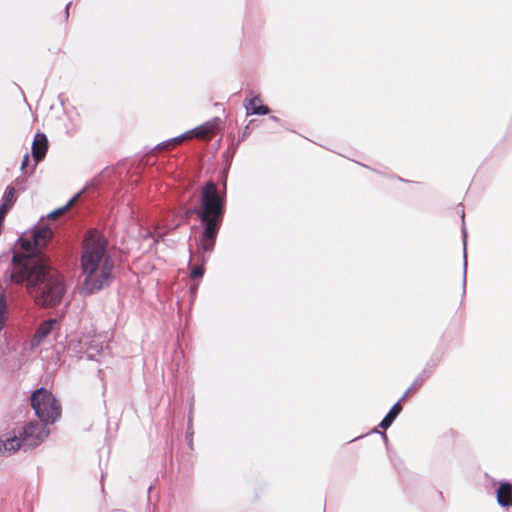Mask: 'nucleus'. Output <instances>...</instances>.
Returning <instances> with one entry per match:
<instances>
[{"label": "nucleus", "instance_id": "39448f33", "mask_svg": "<svg viewBox=\"0 0 512 512\" xmlns=\"http://www.w3.org/2000/svg\"><path fill=\"white\" fill-rule=\"evenodd\" d=\"M49 435L46 423L30 422L19 432L22 448L24 450L32 449L40 445Z\"/></svg>", "mask_w": 512, "mask_h": 512}, {"label": "nucleus", "instance_id": "5701e85b", "mask_svg": "<svg viewBox=\"0 0 512 512\" xmlns=\"http://www.w3.org/2000/svg\"><path fill=\"white\" fill-rule=\"evenodd\" d=\"M463 235H464V238H466V231H465V229H463Z\"/></svg>", "mask_w": 512, "mask_h": 512}, {"label": "nucleus", "instance_id": "9d476101", "mask_svg": "<svg viewBox=\"0 0 512 512\" xmlns=\"http://www.w3.org/2000/svg\"><path fill=\"white\" fill-rule=\"evenodd\" d=\"M245 109L247 115H266L269 113V108L261 104L258 97H253L245 102Z\"/></svg>", "mask_w": 512, "mask_h": 512}, {"label": "nucleus", "instance_id": "ddd939ff", "mask_svg": "<svg viewBox=\"0 0 512 512\" xmlns=\"http://www.w3.org/2000/svg\"><path fill=\"white\" fill-rule=\"evenodd\" d=\"M7 304L5 290L0 286V331L3 329L6 321Z\"/></svg>", "mask_w": 512, "mask_h": 512}, {"label": "nucleus", "instance_id": "f8f14e48", "mask_svg": "<svg viewBox=\"0 0 512 512\" xmlns=\"http://www.w3.org/2000/svg\"><path fill=\"white\" fill-rule=\"evenodd\" d=\"M402 407L400 405V401L395 403L393 407L390 409V411L386 414V416L382 419L379 426L382 429H387L391 426L395 418L398 416V414L401 412Z\"/></svg>", "mask_w": 512, "mask_h": 512}, {"label": "nucleus", "instance_id": "aec40b11", "mask_svg": "<svg viewBox=\"0 0 512 512\" xmlns=\"http://www.w3.org/2000/svg\"><path fill=\"white\" fill-rule=\"evenodd\" d=\"M29 162V155L25 154L21 163V169L24 170Z\"/></svg>", "mask_w": 512, "mask_h": 512}, {"label": "nucleus", "instance_id": "2eb2a0df", "mask_svg": "<svg viewBox=\"0 0 512 512\" xmlns=\"http://www.w3.org/2000/svg\"><path fill=\"white\" fill-rule=\"evenodd\" d=\"M80 193L76 194L75 196H73L65 206L59 208V209H56L55 211L49 213L47 215V218L49 219H55L56 217H58L59 215L63 214L69 207H71L73 205V203L77 200V198L79 197Z\"/></svg>", "mask_w": 512, "mask_h": 512}, {"label": "nucleus", "instance_id": "423d86ee", "mask_svg": "<svg viewBox=\"0 0 512 512\" xmlns=\"http://www.w3.org/2000/svg\"><path fill=\"white\" fill-rule=\"evenodd\" d=\"M58 324L57 319H48L43 321L36 329L32 339V346H39L51 334L55 326Z\"/></svg>", "mask_w": 512, "mask_h": 512}, {"label": "nucleus", "instance_id": "f257e3e1", "mask_svg": "<svg viewBox=\"0 0 512 512\" xmlns=\"http://www.w3.org/2000/svg\"><path fill=\"white\" fill-rule=\"evenodd\" d=\"M53 231L43 219L29 233L19 239V245L28 256L21 259L14 255L11 280L16 284L26 283L28 294L40 307H55L66 293L63 276L46 262L32 259L37 250L44 248L52 238Z\"/></svg>", "mask_w": 512, "mask_h": 512}, {"label": "nucleus", "instance_id": "4be33fe9", "mask_svg": "<svg viewBox=\"0 0 512 512\" xmlns=\"http://www.w3.org/2000/svg\"><path fill=\"white\" fill-rule=\"evenodd\" d=\"M271 118H272V120H274V121H278V119H277L275 116H273V117H271Z\"/></svg>", "mask_w": 512, "mask_h": 512}, {"label": "nucleus", "instance_id": "f03ea898", "mask_svg": "<svg viewBox=\"0 0 512 512\" xmlns=\"http://www.w3.org/2000/svg\"><path fill=\"white\" fill-rule=\"evenodd\" d=\"M224 213L225 193L221 194L218 186L212 181L206 182L201 187L196 203L185 211L187 217L192 214L196 215L202 225L198 243V250L202 253V264L191 268L192 279L201 278L204 274L205 254L211 253L214 249Z\"/></svg>", "mask_w": 512, "mask_h": 512}, {"label": "nucleus", "instance_id": "412c9836", "mask_svg": "<svg viewBox=\"0 0 512 512\" xmlns=\"http://www.w3.org/2000/svg\"><path fill=\"white\" fill-rule=\"evenodd\" d=\"M70 5H71V2H69V3L66 5V14H68V9H69Z\"/></svg>", "mask_w": 512, "mask_h": 512}, {"label": "nucleus", "instance_id": "1a4fd4ad", "mask_svg": "<svg viewBox=\"0 0 512 512\" xmlns=\"http://www.w3.org/2000/svg\"><path fill=\"white\" fill-rule=\"evenodd\" d=\"M48 140L45 134L37 133L32 144V155L36 162H40L46 155Z\"/></svg>", "mask_w": 512, "mask_h": 512}, {"label": "nucleus", "instance_id": "6ab92c4d", "mask_svg": "<svg viewBox=\"0 0 512 512\" xmlns=\"http://www.w3.org/2000/svg\"><path fill=\"white\" fill-rule=\"evenodd\" d=\"M11 207H9L8 205L6 204H3L1 203L0 204V222L3 224V221H4V218H5V215L6 213L8 212V210L10 209Z\"/></svg>", "mask_w": 512, "mask_h": 512}, {"label": "nucleus", "instance_id": "6e6552de", "mask_svg": "<svg viewBox=\"0 0 512 512\" xmlns=\"http://www.w3.org/2000/svg\"><path fill=\"white\" fill-rule=\"evenodd\" d=\"M219 124L220 119L216 117L196 127L191 133H194V136L199 139H207L212 137L216 133V131L219 128Z\"/></svg>", "mask_w": 512, "mask_h": 512}, {"label": "nucleus", "instance_id": "7ed1b4c3", "mask_svg": "<svg viewBox=\"0 0 512 512\" xmlns=\"http://www.w3.org/2000/svg\"><path fill=\"white\" fill-rule=\"evenodd\" d=\"M84 280L81 290L93 294L110 283L113 263L106 252V240L96 230L90 231L84 240L81 256Z\"/></svg>", "mask_w": 512, "mask_h": 512}, {"label": "nucleus", "instance_id": "9b49d317", "mask_svg": "<svg viewBox=\"0 0 512 512\" xmlns=\"http://www.w3.org/2000/svg\"><path fill=\"white\" fill-rule=\"evenodd\" d=\"M497 501L499 505L506 507L512 506V484L502 483L497 491Z\"/></svg>", "mask_w": 512, "mask_h": 512}, {"label": "nucleus", "instance_id": "0eeeda50", "mask_svg": "<svg viewBox=\"0 0 512 512\" xmlns=\"http://www.w3.org/2000/svg\"><path fill=\"white\" fill-rule=\"evenodd\" d=\"M22 448L21 439L16 434H5L0 437V454L11 455Z\"/></svg>", "mask_w": 512, "mask_h": 512}, {"label": "nucleus", "instance_id": "4468645a", "mask_svg": "<svg viewBox=\"0 0 512 512\" xmlns=\"http://www.w3.org/2000/svg\"><path fill=\"white\" fill-rule=\"evenodd\" d=\"M16 201V189L12 186H8L2 197V203L12 207Z\"/></svg>", "mask_w": 512, "mask_h": 512}, {"label": "nucleus", "instance_id": "a211bd4d", "mask_svg": "<svg viewBox=\"0 0 512 512\" xmlns=\"http://www.w3.org/2000/svg\"><path fill=\"white\" fill-rule=\"evenodd\" d=\"M423 381H424L423 377H421V376L417 377L414 380V382L412 383V385L408 388V390L406 391L405 395H408L412 391L417 390L422 385Z\"/></svg>", "mask_w": 512, "mask_h": 512}, {"label": "nucleus", "instance_id": "f3484780", "mask_svg": "<svg viewBox=\"0 0 512 512\" xmlns=\"http://www.w3.org/2000/svg\"><path fill=\"white\" fill-rule=\"evenodd\" d=\"M187 135H188V133H185V134H183L181 136H178V137L172 138L171 140L165 141L161 145H162V147H165V148H168L170 146L178 145L183 140H185L187 138Z\"/></svg>", "mask_w": 512, "mask_h": 512}, {"label": "nucleus", "instance_id": "dca6fc26", "mask_svg": "<svg viewBox=\"0 0 512 512\" xmlns=\"http://www.w3.org/2000/svg\"><path fill=\"white\" fill-rule=\"evenodd\" d=\"M80 193L76 194L75 196H73L65 206L59 208V209H56L55 211L49 213L47 215V218L49 219H55L56 217H58L59 215L63 214L69 207H71L73 205V203L77 200V198L79 197Z\"/></svg>", "mask_w": 512, "mask_h": 512}, {"label": "nucleus", "instance_id": "b1692460", "mask_svg": "<svg viewBox=\"0 0 512 512\" xmlns=\"http://www.w3.org/2000/svg\"><path fill=\"white\" fill-rule=\"evenodd\" d=\"M466 266H467V263L466 261L464 262V270H466Z\"/></svg>", "mask_w": 512, "mask_h": 512}, {"label": "nucleus", "instance_id": "20e7f679", "mask_svg": "<svg viewBox=\"0 0 512 512\" xmlns=\"http://www.w3.org/2000/svg\"><path fill=\"white\" fill-rule=\"evenodd\" d=\"M31 405L43 423H54L61 416L59 403L54 395L45 388H39L32 394Z\"/></svg>", "mask_w": 512, "mask_h": 512}]
</instances>
